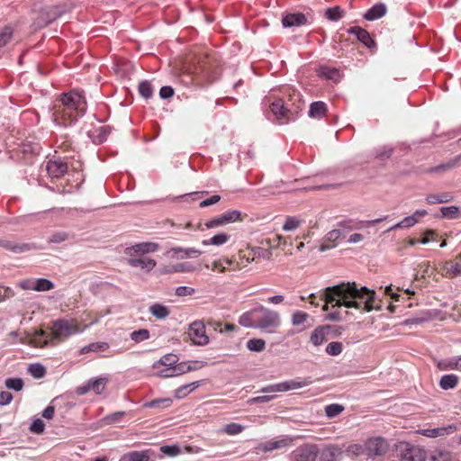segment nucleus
I'll use <instances>...</instances> for the list:
<instances>
[{
  "label": "nucleus",
  "instance_id": "obj_30",
  "mask_svg": "<svg viewBox=\"0 0 461 461\" xmlns=\"http://www.w3.org/2000/svg\"><path fill=\"white\" fill-rule=\"evenodd\" d=\"M149 312L153 317H155L158 320H165L170 314L169 308L160 303H154L150 305L149 308Z\"/></svg>",
  "mask_w": 461,
  "mask_h": 461
},
{
  "label": "nucleus",
  "instance_id": "obj_5",
  "mask_svg": "<svg viewBox=\"0 0 461 461\" xmlns=\"http://www.w3.org/2000/svg\"><path fill=\"white\" fill-rule=\"evenodd\" d=\"M211 69L212 59L209 55L203 54L196 58V62L188 68V71L192 75V81L202 84L212 80Z\"/></svg>",
  "mask_w": 461,
  "mask_h": 461
},
{
  "label": "nucleus",
  "instance_id": "obj_59",
  "mask_svg": "<svg viewBox=\"0 0 461 461\" xmlns=\"http://www.w3.org/2000/svg\"><path fill=\"white\" fill-rule=\"evenodd\" d=\"M149 338V331L146 329H140L131 332V339L136 343L146 340Z\"/></svg>",
  "mask_w": 461,
  "mask_h": 461
},
{
  "label": "nucleus",
  "instance_id": "obj_62",
  "mask_svg": "<svg viewBox=\"0 0 461 461\" xmlns=\"http://www.w3.org/2000/svg\"><path fill=\"white\" fill-rule=\"evenodd\" d=\"M194 271V267L188 263H178L171 267V269L168 272L174 273H183V272H192Z\"/></svg>",
  "mask_w": 461,
  "mask_h": 461
},
{
  "label": "nucleus",
  "instance_id": "obj_52",
  "mask_svg": "<svg viewBox=\"0 0 461 461\" xmlns=\"http://www.w3.org/2000/svg\"><path fill=\"white\" fill-rule=\"evenodd\" d=\"M255 252V261L261 259H270L272 257V251L268 249L261 247H253Z\"/></svg>",
  "mask_w": 461,
  "mask_h": 461
},
{
  "label": "nucleus",
  "instance_id": "obj_27",
  "mask_svg": "<svg viewBox=\"0 0 461 461\" xmlns=\"http://www.w3.org/2000/svg\"><path fill=\"white\" fill-rule=\"evenodd\" d=\"M0 247L12 251L14 253H23L27 252L31 249L29 244L26 243H17L12 240H0Z\"/></svg>",
  "mask_w": 461,
  "mask_h": 461
},
{
  "label": "nucleus",
  "instance_id": "obj_46",
  "mask_svg": "<svg viewBox=\"0 0 461 461\" xmlns=\"http://www.w3.org/2000/svg\"><path fill=\"white\" fill-rule=\"evenodd\" d=\"M429 461H451L452 455L449 451L435 450L429 456Z\"/></svg>",
  "mask_w": 461,
  "mask_h": 461
},
{
  "label": "nucleus",
  "instance_id": "obj_19",
  "mask_svg": "<svg viewBox=\"0 0 461 461\" xmlns=\"http://www.w3.org/2000/svg\"><path fill=\"white\" fill-rule=\"evenodd\" d=\"M292 443H293V438H287V437L281 438V439H271L267 442L261 443L258 446V449L266 453V452L273 451L275 449L287 447L291 446Z\"/></svg>",
  "mask_w": 461,
  "mask_h": 461
},
{
  "label": "nucleus",
  "instance_id": "obj_36",
  "mask_svg": "<svg viewBox=\"0 0 461 461\" xmlns=\"http://www.w3.org/2000/svg\"><path fill=\"white\" fill-rule=\"evenodd\" d=\"M173 401L171 398H159L155 399L150 402H145L143 404L144 408H157V409H166L171 406Z\"/></svg>",
  "mask_w": 461,
  "mask_h": 461
},
{
  "label": "nucleus",
  "instance_id": "obj_35",
  "mask_svg": "<svg viewBox=\"0 0 461 461\" xmlns=\"http://www.w3.org/2000/svg\"><path fill=\"white\" fill-rule=\"evenodd\" d=\"M230 235L221 232V233H218V234L212 236L209 240H203L202 241V244L204 246H209V245L221 246V245L227 243L230 240Z\"/></svg>",
  "mask_w": 461,
  "mask_h": 461
},
{
  "label": "nucleus",
  "instance_id": "obj_43",
  "mask_svg": "<svg viewBox=\"0 0 461 461\" xmlns=\"http://www.w3.org/2000/svg\"><path fill=\"white\" fill-rule=\"evenodd\" d=\"M440 212L442 217L447 219H457L461 216L459 207L455 205L441 207Z\"/></svg>",
  "mask_w": 461,
  "mask_h": 461
},
{
  "label": "nucleus",
  "instance_id": "obj_2",
  "mask_svg": "<svg viewBox=\"0 0 461 461\" xmlns=\"http://www.w3.org/2000/svg\"><path fill=\"white\" fill-rule=\"evenodd\" d=\"M86 111L85 96L77 91L63 94L53 106L54 122L61 126H68L82 117Z\"/></svg>",
  "mask_w": 461,
  "mask_h": 461
},
{
  "label": "nucleus",
  "instance_id": "obj_10",
  "mask_svg": "<svg viewBox=\"0 0 461 461\" xmlns=\"http://www.w3.org/2000/svg\"><path fill=\"white\" fill-rule=\"evenodd\" d=\"M64 14V10L58 5L48 6L42 9L34 21L35 29H41L51 23Z\"/></svg>",
  "mask_w": 461,
  "mask_h": 461
},
{
  "label": "nucleus",
  "instance_id": "obj_49",
  "mask_svg": "<svg viewBox=\"0 0 461 461\" xmlns=\"http://www.w3.org/2000/svg\"><path fill=\"white\" fill-rule=\"evenodd\" d=\"M185 373H188L187 363L182 362V363L177 364V365L176 364L174 366V368H172V372L165 374V375H162V376H164V377H171V376H175V375H183V374H185Z\"/></svg>",
  "mask_w": 461,
  "mask_h": 461
},
{
  "label": "nucleus",
  "instance_id": "obj_25",
  "mask_svg": "<svg viewBox=\"0 0 461 461\" xmlns=\"http://www.w3.org/2000/svg\"><path fill=\"white\" fill-rule=\"evenodd\" d=\"M307 23L308 20L305 14L302 13L287 14L282 19L284 27L301 26L305 25Z\"/></svg>",
  "mask_w": 461,
  "mask_h": 461
},
{
  "label": "nucleus",
  "instance_id": "obj_58",
  "mask_svg": "<svg viewBox=\"0 0 461 461\" xmlns=\"http://www.w3.org/2000/svg\"><path fill=\"white\" fill-rule=\"evenodd\" d=\"M29 373L37 379L42 378L45 374L46 370L43 366L40 364H33L29 366Z\"/></svg>",
  "mask_w": 461,
  "mask_h": 461
},
{
  "label": "nucleus",
  "instance_id": "obj_63",
  "mask_svg": "<svg viewBox=\"0 0 461 461\" xmlns=\"http://www.w3.org/2000/svg\"><path fill=\"white\" fill-rule=\"evenodd\" d=\"M45 424L41 419H36L30 426V430L35 434H41L44 431Z\"/></svg>",
  "mask_w": 461,
  "mask_h": 461
},
{
  "label": "nucleus",
  "instance_id": "obj_20",
  "mask_svg": "<svg viewBox=\"0 0 461 461\" xmlns=\"http://www.w3.org/2000/svg\"><path fill=\"white\" fill-rule=\"evenodd\" d=\"M47 172L51 178H59L68 171V164L61 160H50L46 166Z\"/></svg>",
  "mask_w": 461,
  "mask_h": 461
},
{
  "label": "nucleus",
  "instance_id": "obj_55",
  "mask_svg": "<svg viewBox=\"0 0 461 461\" xmlns=\"http://www.w3.org/2000/svg\"><path fill=\"white\" fill-rule=\"evenodd\" d=\"M343 11L339 6L328 8L325 12V16L330 21H338L342 17Z\"/></svg>",
  "mask_w": 461,
  "mask_h": 461
},
{
  "label": "nucleus",
  "instance_id": "obj_13",
  "mask_svg": "<svg viewBox=\"0 0 461 461\" xmlns=\"http://www.w3.org/2000/svg\"><path fill=\"white\" fill-rule=\"evenodd\" d=\"M440 270L442 276L447 278L461 276V253L454 259L445 262Z\"/></svg>",
  "mask_w": 461,
  "mask_h": 461
},
{
  "label": "nucleus",
  "instance_id": "obj_50",
  "mask_svg": "<svg viewBox=\"0 0 461 461\" xmlns=\"http://www.w3.org/2000/svg\"><path fill=\"white\" fill-rule=\"evenodd\" d=\"M343 411L344 407L338 403H332L325 407V413L329 418H334L340 414Z\"/></svg>",
  "mask_w": 461,
  "mask_h": 461
},
{
  "label": "nucleus",
  "instance_id": "obj_7",
  "mask_svg": "<svg viewBox=\"0 0 461 461\" xmlns=\"http://www.w3.org/2000/svg\"><path fill=\"white\" fill-rule=\"evenodd\" d=\"M397 461H426L425 449L409 442H399L395 448Z\"/></svg>",
  "mask_w": 461,
  "mask_h": 461
},
{
  "label": "nucleus",
  "instance_id": "obj_6",
  "mask_svg": "<svg viewBox=\"0 0 461 461\" xmlns=\"http://www.w3.org/2000/svg\"><path fill=\"white\" fill-rule=\"evenodd\" d=\"M50 330H51L52 338L55 339V341H61L83 330V329L79 327L77 321L74 319L54 321L51 322Z\"/></svg>",
  "mask_w": 461,
  "mask_h": 461
},
{
  "label": "nucleus",
  "instance_id": "obj_61",
  "mask_svg": "<svg viewBox=\"0 0 461 461\" xmlns=\"http://www.w3.org/2000/svg\"><path fill=\"white\" fill-rule=\"evenodd\" d=\"M5 384L7 388L14 391H21L23 387V381L21 378H8Z\"/></svg>",
  "mask_w": 461,
  "mask_h": 461
},
{
  "label": "nucleus",
  "instance_id": "obj_24",
  "mask_svg": "<svg viewBox=\"0 0 461 461\" xmlns=\"http://www.w3.org/2000/svg\"><path fill=\"white\" fill-rule=\"evenodd\" d=\"M348 33L356 35L357 41L367 48H372L375 45V41L371 38L369 32L361 27H351L348 30Z\"/></svg>",
  "mask_w": 461,
  "mask_h": 461
},
{
  "label": "nucleus",
  "instance_id": "obj_32",
  "mask_svg": "<svg viewBox=\"0 0 461 461\" xmlns=\"http://www.w3.org/2000/svg\"><path fill=\"white\" fill-rule=\"evenodd\" d=\"M234 264L235 260L230 258H220L212 262V270L217 271L218 273H224L227 268L231 270V267H234Z\"/></svg>",
  "mask_w": 461,
  "mask_h": 461
},
{
  "label": "nucleus",
  "instance_id": "obj_54",
  "mask_svg": "<svg viewBox=\"0 0 461 461\" xmlns=\"http://www.w3.org/2000/svg\"><path fill=\"white\" fill-rule=\"evenodd\" d=\"M343 350V345L341 342L339 341H333L327 345L326 347V353L330 356H338L339 355Z\"/></svg>",
  "mask_w": 461,
  "mask_h": 461
},
{
  "label": "nucleus",
  "instance_id": "obj_26",
  "mask_svg": "<svg viewBox=\"0 0 461 461\" xmlns=\"http://www.w3.org/2000/svg\"><path fill=\"white\" fill-rule=\"evenodd\" d=\"M456 430V426L449 425L447 427H440L434 429H424L418 431L419 434L429 438H438L453 433Z\"/></svg>",
  "mask_w": 461,
  "mask_h": 461
},
{
  "label": "nucleus",
  "instance_id": "obj_57",
  "mask_svg": "<svg viewBox=\"0 0 461 461\" xmlns=\"http://www.w3.org/2000/svg\"><path fill=\"white\" fill-rule=\"evenodd\" d=\"M139 92L146 99H149L153 95L151 84L148 81H142L139 85Z\"/></svg>",
  "mask_w": 461,
  "mask_h": 461
},
{
  "label": "nucleus",
  "instance_id": "obj_21",
  "mask_svg": "<svg viewBox=\"0 0 461 461\" xmlns=\"http://www.w3.org/2000/svg\"><path fill=\"white\" fill-rule=\"evenodd\" d=\"M167 254L173 258L183 259L188 258H197L202 254V251L194 248L182 249L176 247L169 249Z\"/></svg>",
  "mask_w": 461,
  "mask_h": 461
},
{
  "label": "nucleus",
  "instance_id": "obj_1",
  "mask_svg": "<svg viewBox=\"0 0 461 461\" xmlns=\"http://www.w3.org/2000/svg\"><path fill=\"white\" fill-rule=\"evenodd\" d=\"M375 292L366 286H361L356 282H341L339 285L324 289L321 301L324 302L322 310L328 311L329 307H341L357 309L369 312L379 306L375 305Z\"/></svg>",
  "mask_w": 461,
  "mask_h": 461
},
{
  "label": "nucleus",
  "instance_id": "obj_38",
  "mask_svg": "<svg viewBox=\"0 0 461 461\" xmlns=\"http://www.w3.org/2000/svg\"><path fill=\"white\" fill-rule=\"evenodd\" d=\"M109 348L108 343L106 342H94L87 346H85L81 348V354H86L89 352H100L104 351Z\"/></svg>",
  "mask_w": 461,
  "mask_h": 461
},
{
  "label": "nucleus",
  "instance_id": "obj_15",
  "mask_svg": "<svg viewBox=\"0 0 461 461\" xmlns=\"http://www.w3.org/2000/svg\"><path fill=\"white\" fill-rule=\"evenodd\" d=\"M386 219H387V216H384V218L371 220V221L348 220V221H343L339 222V225L346 230H362L364 228H368V227L374 226Z\"/></svg>",
  "mask_w": 461,
  "mask_h": 461
},
{
  "label": "nucleus",
  "instance_id": "obj_60",
  "mask_svg": "<svg viewBox=\"0 0 461 461\" xmlns=\"http://www.w3.org/2000/svg\"><path fill=\"white\" fill-rule=\"evenodd\" d=\"M13 36V29L10 26L5 27L0 32V48L5 46Z\"/></svg>",
  "mask_w": 461,
  "mask_h": 461
},
{
  "label": "nucleus",
  "instance_id": "obj_37",
  "mask_svg": "<svg viewBox=\"0 0 461 461\" xmlns=\"http://www.w3.org/2000/svg\"><path fill=\"white\" fill-rule=\"evenodd\" d=\"M365 447H366L365 443L364 444L354 443V444H350L346 448L345 452H346V455L348 456L357 457L361 455H366Z\"/></svg>",
  "mask_w": 461,
  "mask_h": 461
},
{
  "label": "nucleus",
  "instance_id": "obj_51",
  "mask_svg": "<svg viewBox=\"0 0 461 461\" xmlns=\"http://www.w3.org/2000/svg\"><path fill=\"white\" fill-rule=\"evenodd\" d=\"M242 213L240 211L232 210L228 211L222 214V219L225 221L226 224L230 222H235L237 221L242 220Z\"/></svg>",
  "mask_w": 461,
  "mask_h": 461
},
{
  "label": "nucleus",
  "instance_id": "obj_48",
  "mask_svg": "<svg viewBox=\"0 0 461 461\" xmlns=\"http://www.w3.org/2000/svg\"><path fill=\"white\" fill-rule=\"evenodd\" d=\"M310 315L303 311H296L292 314L293 326H300L307 321Z\"/></svg>",
  "mask_w": 461,
  "mask_h": 461
},
{
  "label": "nucleus",
  "instance_id": "obj_11",
  "mask_svg": "<svg viewBox=\"0 0 461 461\" xmlns=\"http://www.w3.org/2000/svg\"><path fill=\"white\" fill-rule=\"evenodd\" d=\"M319 449L315 445H302L292 452L291 461H315Z\"/></svg>",
  "mask_w": 461,
  "mask_h": 461
},
{
  "label": "nucleus",
  "instance_id": "obj_41",
  "mask_svg": "<svg viewBox=\"0 0 461 461\" xmlns=\"http://www.w3.org/2000/svg\"><path fill=\"white\" fill-rule=\"evenodd\" d=\"M150 450L145 451H132L130 452L125 457L129 461H149Z\"/></svg>",
  "mask_w": 461,
  "mask_h": 461
},
{
  "label": "nucleus",
  "instance_id": "obj_29",
  "mask_svg": "<svg viewBox=\"0 0 461 461\" xmlns=\"http://www.w3.org/2000/svg\"><path fill=\"white\" fill-rule=\"evenodd\" d=\"M328 106L324 102H313L310 105L309 116L314 119H321L326 116Z\"/></svg>",
  "mask_w": 461,
  "mask_h": 461
},
{
  "label": "nucleus",
  "instance_id": "obj_22",
  "mask_svg": "<svg viewBox=\"0 0 461 461\" xmlns=\"http://www.w3.org/2000/svg\"><path fill=\"white\" fill-rule=\"evenodd\" d=\"M331 329L330 325L318 326L312 332L310 341L316 347L322 345L328 339L327 337Z\"/></svg>",
  "mask_w": 461,
  "mask_h": 461
},
{
  "label": "nucleus",
  "instance_id": "obj_31",
  "mask_svg": "<svg viewBox=\"0 0 461 461\" xmlns=\"http://www.w3.org/2000/svg\"><path fill=\"white\" fill-rule=\"evenodd\" d=\"M386 13V6L384 4H377L371 7L364 15L367 21H374L383 17Z\"/></svg>",
  "mask_w": 461,
  "mask_h": 461
},
{
  "label": "nucleus",
  "instance_id": "obj_16",
  "mask_svg": "<svg viewBox=\"0 0 461 461\" xmlns=\"http://www.w3.org/2000/svg\"><path fill=\"white\" fill-rule=\"evenodd\" d=\"M128 264L131 267H140L146 272L151 271L156 267V261L150 258L145 256H129Z\"/></svg>",
  "mask_w": 461,
  "mask_h": 461
},
{
  "label": "nucleus",
  "instance_id": "obj_42",
  "mask_svg": "<svg viewBox=\"0 0 461 461\" xmlns=\"http://www.w3.org/2000/svg\"><path fill=\"white\" fill-rule=\"evenodd\" d=\"M303 222V221H302L296 217L287 216L285 223L283 224V230L285 231L294 230L298 227H300Z\"/></svg>",
  "mask_w": 461,
  "mask_h": 461
},
{
  "label": "nucleus",
  "instance_id": "obj_56",
  "mask_svg": "<svg viewBox=\"0 0 461 461\" xmlns=\"http://www.w3.org/2000/svg\"><path fill=\"white\" fill-rule=\"evenodd\" d=\"M125 415V411H116L114 413L106 415L104 417L103 421L106 425L117 423L122 420Z\"/></svg>",
  "mask_w": 461,
  "mask_h": 461
},
{
  "label": "nucleus",
  "instance_id": "obj_33",
  "mask_svg": "<svg viewBox=\"0 0 461 461\" xmlns=\"http://www.w3.org/2000/svg\"><path fill=\"white\" fill-rule=\"evenodd\" d=\"M201 382L195 381L188 384L181 385L175 391V397L176 399H183L187 396L191 392H193L195 388L200 386Z\"/></svg>",
  "mask_w": 461,
  "mask_h": 461
},
{
  "label": "nucleus",
  "instance_id": "obj_3",
  "mask_svg": "<svg viewBox=\"0 0 461 461\" xmlns=\"http://www.w3.org/2000/svg\"><path fill=\"white\" fill-rule=\"evenodd\" d=\"M239 323L246 328L258 329L273 333L280 327L281 318L279 312L260 305L244 312L240 317Z\"/></svg>",
  "mask_w": 461,
  "mask_h": 461
},
{
  "label": "nucleus",
  "instance_id": "obj_28",
  "mask_svg": "<svg viewBox=\"0 0 461 461\" xmlns=\"http://www.w3.org/2000/svg\"><path fill=\"white\" fill-rule=\"evenodd\" d=\"M342 455V448L336 445L326 446L321 455L322 461H336Z\"/></svg>",
  "mask_w": 461,
  "mask_h": 461
},
{
  "label": "nucleus",
  "instance_id": "obj_18",
  "mask_svg": "<svg viewBox=\"0 0 461 461\" xmlns=\"http://www.w3.org/2000/svg\"><path fill=\"white\" fill-rule=\"evenodd\" d=\"M427 214H428V212L426 210H417L412 215L405 217L400 222L390 227L387 230V231H391V230H396V229L412 227L420 221V218L424 217Z\"/></svg>",
  "mask_w": 461,
  "mask_h": 461
},
{
  "label": "nucleus",
  "instance_id": "obj_64",
  "mask_svg": "<svg viewBox=\"0 0 461 461\" xmlns=\"http://www.w3.org/2000/svg\"><path fill=\"white\" fill-rule=\"evenodd\" d=\"M225 224H226V222L222 219V214H221V215H220L217 218H214V219L207 221L204 223V226H205L206 229H212V228H217L219 226H222V225H225Z\"/></svg>",
  "mask_w": 461,
  "mask_h": 461
},
{
  "label": "nucleus",
  "instance_id": "obj_9",
  "mask_svg": "<svg viewBox=\"0 0 461 461\" xmlns=\"http://www.w3.org/2000/svg\"><path fill=\"white\" fill-rule=\"evenodd\" d=\"M365 445L366 456L369 457L384 456L389 450L388 441L380 436L367 438Z\"/></svg>",
  "mask_w": 461,
  "mask_h": 461
},
{
  "label": "nucleus",
  "instance_id": "obj_34",
  "mask_svg": "<svg viewBox=\"0 0 461 461\" xmlns=\"http://www.w3.org/2000/svg\"><path fill=\"white\" fill-rule=\"evenodd\" d=\"M458 381V376L454 374L445 375L440 378L439 386L443 390L453 389L457 385Z\"/></svg>",
  "mask_w": 461,
  "mask_h": 461
},
{
  "label": "nucleus",
  "instance_id": "obj_14",
  "mask_svg": "<svg viewBox=\"0 0 461 461\" xmlns=\"http://www.w3.org/2000/svg\"><path fill=\"white\" fill-rule=\"evenodd\" d=\"M159 246L155 242H142L135 244L126 249L128 256H145V254L155 252L158 249Z\"/></svg>",
  "mask_w": 461,
  "mask_h": 461
},
{
  "label": "nucleus",
  "instance_id": "obj_8",
  "mask_svg": "<svg viewBox=\"0 0 461 461\" xmlns=\"http://www.w3.org/2000/svg\"><path fill=\"white\" fill-rule=\"evenodd\" d=\"M312 383L310 377L307 378H295L293 380L270 384L261 389L262 393H279L287 392L290 390L300 389L308 386Z\"/></svg>",
  "mask_w": 461,
  "mask_h": 461
},
{
  "label": "nucleus",
  "instance_id": "obj_23",
  "mask_svg": "<svg viewBox=\"0 0 461 461\" xmlns=\"http://www.w3.org/2000/svg\"><path fill=\"white\" fill-rule=\"evenodd\" d=\"M255 261V252L253 247H247L239 251V261H235L234 267L231 270L240 269L247 264Z\"/></svg>",
  "mask_w": 461,
  "mask_h": 461
},
{
  "label": "nucleus",
  "instance_id": "obj_17",
  "mask_svg": "<svg viewBox=\"0 0 461 461\" xmlns=\"http://www.w3.org/2000/svg\"><path fill=\"white\" fill-rule=\"evenodd\" d=\"M53 341H55V339L52 338L51 330L50 331L45 330H36L31 338V344L37 348H42Z\"/></svg>",
  "mask_w": 461,
  "mask_h": 461
},
{
  "label": "nucleus",
  "instance_id": "obj_39",
  "mask_svg": "<svg viewBox=\"0 0 461 461\" xmlns=\"http://www.w3.org/2000/svg\"><path fill=\"white\" fill-rule=\"evenodd\" d=\"M245 427L240 423L231 422L226 424L222 429L221 432L229 436H236L243 432Z\"/></svg>",
  "mask_w": 461,
  "mask_h": 461
},
{
  "label": "nucleus",
  "instance_id": "obj_40",
  "mask_svg": "<svg viewBox=\"0 0 461 461\" xmlns=\"http://www.w3.org/2000/svg\"><path fill=\"white\" fill-rule=\"evenodd\" d=\"M178 357L175 354H166L164 355L158 363H155L153 365L154 368H157L158 365L165 366H170L174 368V366L177 363Z\"/></svg>",
  "mask_w": 461,
  "mask_h": 461
},
{
  "label": "nucleus",
  "instance_id": "obj_53",
  "mask_svg": "<svg viewBox=\"0 0 461 461\" xmlns=\"http://www.w3.org/2000/svg\"><path fill=\"white\" fill-rule=\"evenodd\" d=\"M106 382L107 380L105 378H98L88 383L90 389L93 390L95 393L100 394L104 390Z\"/></svg>",
  "mask_w": 461,
  "mask_h": 461
},
{
  "label": "nucleus",
  "instance_id": "obj_12",
  "mask_svg": "<svg viewBox=\"0 0 461 461\" xmlns=\"http://www.w3.org/2000/svg\"><path fill=\"white\" fill-rule=\"evenodd\" d=\"M188 335L196 345L203 346L209 342V338L205 332V326L202 321L192 322L189 326Z\"/></svg>",
  "mask_w": 461,
  "mask_h": 461
},
{
  "label": "nucleus",
  "instance_id": "obj_44",
  "mask_svg": "<svg viewBox=\"0 0 461 461\" xmlns=\"http://www.w3.org/2000/svg\"><path fill=\"white\" fill-rule=\"evenodd\" d=\"M438 367L440 370H458V360L457 357H451L448 359L438 362Z\"/></svg>",
  "mask_w": 461,
  "mask_h": 461
},
{
  "label": "nucleus",
  "instance_id": "obj_4",
  "mask_svg": "<svg viewBox=\"0 0 461 461\" xmlns=\"http://www.w3.org/2000/svg\"><path fill=\"white\" fill-rule=\"evenodd\" d=\"M289 101H293L291 106H285L284 98H276L269 103V108L275 118L281 123L294 121L296 115L303 109V102L301 100L300 94L294 91L293 95L289 92Z\"/></svg>",
  "mask_w": 461,
  "mask_h": 461
},
{
  "label": "nucleus",
  "instance_id": "obj_47",
  "mask_svg": "<svg viewBox=\"0 0 461 461\" xmlns=\"http://www.w3.org/2000/svg\"><path fill=\"white\" fill-rule=\"evenodd\" d=\"M247 348L250 351L261 352L266 348V342L261 339H251L247 342Z\"/></svg>",
  "mask_w": 461,
  "mask_h": 461
},
{
  "label": "nucleus",
  "instance_id": "obj_45",
  "mask_svg": "<svg viewBox=\"0 0 461 461\" xmlns=\"http://www.w3.org/2000/svg\"><path fill=\"white\" fill-rule=\"evenodd\" d=\"M54 288V285L51 281L45 278H39L34 282V286L32 287L35 291L44 292L50 291Z\"/></svg>",
  "mask_w": 461,
  "mask_h": 461
}]
</instances>
